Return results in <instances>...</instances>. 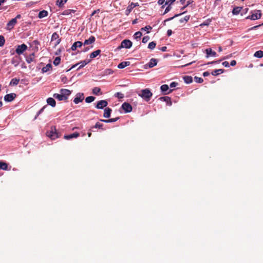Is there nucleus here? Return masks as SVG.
Instances as JSON below:
<instances>
[{
	"label": "nucleus",
	"instance_id": "nucleus-23",
	"mask_svg": "<svg viewBox=\"0 0 263 263\" xmlns=\"http://www.w3.org/2000/svg\"><path fill=\"white\" fill-rule=\"evenodd\" d=\"M242 9V7H235L232 10L233 14V15L238 14L240 12Z\"/></svg>",
	"mask_w": 263,
	"mask_h": 263
},
{
	"label": "nucleus",
	"instance_id": "nucleus-24",
	"mask_svg": "<svg viewBox=\"0 0 263 263\" xmlns=\"http://www.w3.org/2000/svg\"><path fill=\"white\" fill-rule=\"evenodd\" d=\"M48 12L46 10H42L39 13L38 17L40 18H42L48 15Z\"/></svg>",
	"mask_w": 263,
	"mask_h": 263
},
{
	"label": "nucleus",
	"instance_id": "nucleus-58",
	"mask_svg": "<svg viewBox=\"0 0 263 263\" xmlns=\"http://www.w3.org/2000/svg\"><path fill=\"white\" fill-rule=\"evenodd\" d=\"M176 0H166V2L165 3V5L169 4L171 5Z\"/></svg>",
	"mask_w": 263,
	"mask_h": 263
},
{
	"label": "nucleus",
	"instance_id": "nucleus-1",
	"mask_svg": "<svg viewBox=\"0 0 263 263\" xmlns=\"http://www.w3.org/2000/svg\"><path fill=\"white\" fill-rule=\"evenodd\" d=\"M138 96L141 97L146 101L150 100L153 93L148 88L142 89L141 91L138 93Z\"/></svg>",
	"mask_w": 263,
	"mask_h": 263
},
{
	"label": "nucleus",
	"instance_id": "nucleus-59",
	"mask_svg": "<svg viewBox=\"0 0 263 263\" xmlns=\"http://www.w3.org/2000/svg\"><path fill=\"white\" fill-rule=\"evenodd\" d=\"M222 64L226 67H229V63L227 61L223 62Z\"/></svg>",
	"mask_w": 263,
	"mask_h": 263
},
{
	"label": "nucleus",
	"instance_id": "nucleus-44",
	"mask_svg": "<svg viewBox=\"0 0 263 263\" xmlns=\"http://www.w3.org/2000/svg\"><path fill=\"white\" fill-rule=\"evenodd\" d=\"M114 72L113 70L111 69H106L104 71V74L109 75L112 74Z\"/></svg>",
	"mask_w": 263,
	"mask_h": 263
},
{
	"label": "nucleus",
	"instance_id": "nucleus-48",
	"mask_svg": "<svg viewBox=\"0 0 263 263\" xmlns=\"http://www.w3.org/2000/svg\"><path fill=\"white\" fill-rule=\"evenodd\" d=\"M149 40V37L148 36H145L142 39V43H147Z\"/></svg>",
	"mask_w": 263,
	"mask_h": 263
},
{
	"label": "nucleus",
	"instance_id": "nucleus-37",
	"mask_svg": "<svg viewBox=\"0 0 263 263\" xmlns=\"http://www.w3.org/2000/svg\"><path fill=\"white\" fill-rule=\"evenodd\" d=\"M185 12H183V13H180V14H175L174 16L172 17H170V18H167L163 22V24L164 25H165V23L166 22H168V21H171L172 20H173L174 18L176 17H177L179 15H180L181 14H184Z\"/></svg>",
	"mask_w": 263,
	"mask_h": 263
},
{
	"label": "nucleus",
	"instance_id": "nucleus-45",
	"mask_svg": "<svg viewBox=\"0 0 263 263\" xmlns=\"http://www.w3.org/2000/svg\"><path fill=\"white\" fill-rule=\"evenodd\" d=\"M5 43V39L4 36L0 35V47H3Z\"/></svg>",
	"mask_w": 263,
	"mask_h": 263
},
{
	"label": "nucleus",
	"instance_id": "nucleus-33",
	"mask_svg": "<svg viewBox=\"0 0 263 263\" xmlns=\"http://www.w3.org/2000/svg\"><path fill=\"white\" fill-rule=\"evenodd\" d=\"M16 22L17 21H16V18H12L8 22L7 26L8 27H13V26L16 24Z\"/></svg>",
	"mask_w": 263,
	"mask_h": 263
},
{
	"label": "nucleus",
	"instance_id": "nucleus-42",
	"mask_svg": "<svg viewBox=\"0 0 263 263\" xmlns=\"http://www.w3.org/2000/svg\"><path fill=\"white\" fill-rule=\"evenodd\" d=\"M168 86L166 84L162 85L160 87L161 90L162 92L166 91L168 89Z\"/></svg>",
	"mask_w": 263,
	"mask_h": 263
},
{
	"label": "nucleus",
	"instance_id": "nucleus-8",
	"mask_svg": "<svg viewBox=\"0 0 263 263\" xmlns=\"http://www.w3.org/2000/svg\"><path fill=\"white\" fill-rule=\"evenodd\" d=\"M16 97V95L14 93H11L6 95L4 97V100L6 102H10L12 101Z\"/></svg>",
	"mask_w": 263,
	"mask_h": 263
},
{
	"label": "nucleus",
	"instance_id": "nucleus-64",
	"mask_svg": "<svg viewBox=\"0 0 263 263\" xmlns=\"http://www.w3.org/2000/svg\"><path fill=\"white\" fill-rule=\"evenodd\" d=\"M209 74H210V73L208 71H205L203 73V76L204 77L209 76Z\"/></svg>",
	"mask_w": 263,
	"mask_h": 263
},
{
	"label": "nucleus",
	"instance_id": "nucleus-52",
	"mask_svg": "<svg viewBox=\"0 0 263 263\" xmlns=\"http://www.w3.org/2000/svg\"><path fill=\"white\" fill-rule=\"evenodd\" d=\"M137 6H139V4L138 3H132L130 5V9H133L135 7H137Z\"/></svg>",
	"mask_w": 263,
	"mask_h": 263
},
{
	"label": "nucleus",
	"instance_id": "nucleus-6",
	"mask_svg": "<svg viewBox=\"0 0 263 263\" xmlns=\"http://www.w3.org/2000/svg\"><path fill=\"white\" fill-rule=\"evenodd\" d=\"M47 136L52 139L57 138L58 134L56 133L55 128L51 127V130L47 132Z\"/></svg>",
	"mask_w": 263,
	"mask_h": 263
},
{
	"label": "nucleus",
	"instance_id": "nucleus-31",
	"mask_svg": "<svg viewBox=\"0 0 263 263\" xmlns=\"http://www.w3.org/2000/svg\"><path fill=\"white\" fill-rule=\"evenodd\" d=\"M34 53H32L31 54H30L29 56H28L27 58H26V62L28 63H31L34 60Z\"/></svg>",
	"mask_w": 263,
	"mask_h": 263
},
{
	"label": "nucleus",
	"instance_id": "nucleus-14",
	"mask_svg": "<svg viewBox=\"0 0 263 263\" xmlns=\"http://www.w3.org/2000/svg\"><path fill=\"white\" fill-rule=\"evenodd\" d=\"M158 61L157 59L153 58L151 59L149 62L147 64L149 68H152L156 66L157 64Z\"/></svg>",
	"mask_w": 263,
	"mask_h": 263
},
{
	"label": "nucleus",
	"instance_id": "nucleus-25",
	"mask_svg": "<svg viewBox=\"0 0 263 263\" xmlns=\"http://www.w3.org/2000/svg\"><path fill=\"white\" fill-rule=\"evenodd\" d=\"M184 81L186 84H190L192 82L193 79L191 76H185L183 77Z\"/></svg>",
	"mask_w": 263,
	"mask_h": 263
},
{
	"label": "nucleus",
	"instance_id": "nucleus-11",
	"mask_svg": "<svg viewBox=\"0 0 263 263\" xmlns=\"http://www.w3.org/2000/svg\"><path fill=\"white\" fill-rule=\"evenodd\" d=\"M205 52L206 53V58H208L210 56L213 57H215L217 56L216 52L212 51V50L211 48L206 49L205 50Z\"/></svg>",
	"mask_w": 263,
	"mask_h": 263
},
{
	"label": "nucleus",
	"instance_id": "nucleus-41",
	"mask_svg": "<svg viewBox=\"0 0 263 263\" xmlns=\"http://www.w3.org/2000/svg\"><path fill=\"white\" fill-rule=\"evenodd\" d=\"M60 61H61V58L60 57H58L54 59L53 63L55 66H58L60 63Z\"/></svg>",
	"mask_w": 263,
	"mask_h": 263
},
{
	"label": "nucleus",
	"instance_id": "nucleus-32",
	"mask_svg": "<svg viewBox=\"0 0 263 263\" xmlns=\"http://www.w3.org/2000/svg\"><path fill=\"white\" fill-rule=\"evenodd\" d=\"M20 82V79L17 78H13L11 80L10 85L12 86L17 85Z\"/></svg>",
	"mask_w": 263,
	"mask_h": 263
},
{
	"label": "nucleus",
	"instance_id": "nucleus-9",
	"mask_svg": "<svg viewBox=\"0 0 263 263\" xmlns=\"http://www.w3.org/2000/svg\"><path fill=\"white\" fill-rule=\"evenodd\" d=\"M108 104L106 100H101L98 102L96 107L98 109H103L106 107Z\"/></svg>",
	"mask_w": 263,
	"mask_h": 263
},
{
	"label": "nucleus",
	"instance_id": "nucleus-51",
	"mask_svg": "<svg viewBox=\"0 0 263 263\" xmlns=\"http://www.w3.org/2000/svg\"><path fill=\"white\" fill-rule=\"evenodd\" d=\"M172 9V7L171 6V5H169L165 9V11H164V14H166L167 13V12H168Z\"/></svg>",
	"mask_w": 263,
	"mask_h": 263
},
{
	"label": "nucleus",
	"instance_id": "nucleus-2",
	"mask_svg": "<svg viewBox=\"0 0 263 263\" xmlns=\"http://www.w3.org/2000/svg\"><path fill=\"white\" fill-rule=\"evenodd\" d=\"M251 15L248 16L246 17V19L251 20H258L261 17V12L260 10H255L254 11H252Z\"/></svg>",
	"mask_w": 263,
	"mask_h": 263
},
{
	"label": "nucleus",
	"instance_id": "nucleus-49",
	"mask_svg": "<svg viewBox=\"0 0 263 263\" xmlns=\"http://www.w3.org/2000/svg\"><path fill=\"white\" fill-rule=\"evenodd\" d=\"M115 96L116 97H118L119 98H123L124 97V95L123 93H121V92H117L116 94H115Z\"/></svg>",
	"mask_w": 263,
	"mask_h": 263
},
{
	"label": "nucleus",
	"instance_id": "nucleus-13",
	"mask_svg": "<svg viewBox=\"0 0 263 263\" xmlns=\"http://www.w3.org/2000/svg\"><path fill=\"white\" fill-rule=\"evenodd\" d=\"M96 40L95 37L93 36H91L88 39L85 40L83 44L84 45H87L92 44Z\"/></svg>",
	"mask_w": 263,
	"mask_h": 263
},
{
	"label": "nucleus",
	"instance_id": "nucleus-60",
	"mask_svg": "<svg viewBox=\"0 0 263 263\" xmlns=\"http://www.w3.org/2000/svg\"><path fill=\"white\" fill-rule=\"evenodd\" d=\"M90 47H84V48L82 49V51L83 52H87V51H88V50L90 49Z\"/></svg>",
	"mask_w": 263,
	"mask_h": 263
},
{
	"label": "nucleus",
	"instance_id": "nucleus-28",
	"mask_svg": "<svg viewBox=\"0 0 263 263\" xmlns=\"http://www.w3.org/2000/svg\"><path fill=\"white\" fill-rule=\"evenodd\" d=\"M101 53V50L98 49V50H97L93 52H92V53H90V58L91 59H93V58H96L97 55H98L100 53Z\"/></svg>",
	"mask_w": 263,
	"mask_h": 263
},
{
	"label": "nucleus",
	"instance_id": "nucleus-26",
	"mask_svg": "<svg viewBox=\"0 0 263 263\" xmlns=\"http://www.w3.org/2000/svg\"><path fill=\"white\" fill-rule=\"evenodd\" d=\"M224 72V70L223 69H215L213 70L212 72V74L213 76H218V74L222 73Z\"/></svg>",
	"mask_w": 263,
	"mask_h": 263
},
{
	"label": "nucleus",
	"instance_id": "nucleus-63",
	"mask_svg": "<svg viewBox=\"0 0 263 263\" xmlns=\"http://www.w3.org/2000/svg\"><path fill=\"white\" fill-rule=\"evenodd\" d=\"M230 64H231V66H235V65L236 64V61H235V60H232V61H231Z\"/></svg>",
	"mask_w": 263,
	"mask_h": 263
},
{
	"label": "nucleus",
	"instance_id": "nucleus-40",
	"mask_svg": "<svg viewBox=\"0 0 263 263\" xmlns=\"http://www.w3.org/2000/svg\"><path fill=\"white\" fill-rule=\"evenodd\" d=\"M156 44L155 42H151L148 44V48L151 50L154 49L156 47Z\"/></svg>",
	"mask_w": 263,
	"mask_h": 263
},
{
	"label": "nucleus",
	"instance_id": "nucleus-5",
	"mask_svg": "<svg viewBox=\"0 0 263 263\" xmlns=\"http://www.w3.org/2000/svg\"><path fill=\"white\" fill-rule=\"evenodd\" d=\"M84 99V93H77L76 97L73 99V102L75 104H78L80 102L83 101Z\"/></svg>",
	"mask_w": 263,
	"mask_h": 263
},
{
	"label": "nucleus",
	"instance_id": "nucleus-7",
	"mask_svg": "<svg viewBox=\"0 0 263 263\" xmlns=\"http://www.w3.org/2000/svg\"><path fill=\"white\" fill-rule=\"evenodd\" d=\"M121 107L124 110L125 112H126V113L130 112L132 111V106L128 103H126V102L123 103Z\"/></svg>",
	"mask_w": 263,
	"mask_h": 263
},
{
	"label": "nucleus",
	"instance_id": "nucleus-46",
	"mask_svg": "<svg viewBox=\"0 0 263 263\" xmlns=\"http://www.w3.org/2000/svg\"><path fill=\"white\" fill-rule=\"evenodd\" d=\"M194 80L196 83H201L203 82V80L202 78H199V77H198L196 76L194 77Z\"/></svg>",
	"mask_w": 263,
	"mask_h": 263
},
{
	"label": "nucleus",
	"instance_id": "nucleus-34",
	"mask_svg": "<svg viewBox=\"0 0 263 263\" xmlns=\"http://www.w3.org/2000/svg\"><path fill=\"white\" fill-rule=\"evenodd\" d=\"M0 169L3 170H8V164L4 162H0Z\"/></svg>",
	"mask_w": 263,
	"mask_h": 263
},
{
	"label": "nucleus",
	"instance_id": "nucleus-43",
	"mask_svg": "<svg viewBox=\"0 0 263 263\" xmlns=\"http://www.w3.org/2000/svg\"><path fill=\"white\" fill-rule=\"evenodd\" d=\"M101 91V89L99 87H94L92 89V92L95 95H98L99 93Z\"/></svg>",
	"mask_w": 263,
	"mask_h": 263
},
{
	"label": "nucleus",
	"instance_id": "nucleus-56",
	"mask_svg": "<svg viewBox=\"0 0 263 263\" xmlns=\"http://www.w3.org/2000/svg\"><path fill=\"white\" fill-rule=\"evenodd\" d=\"M178 85V83L175 82H172L170 84V87L171 88L175 87Z\"/></svg>",
	"mask_w": 263,
	"mask_h": 263
},
{
	"label": "nucleus",
	"instance_id": "nucleus-3",
	"mask_svg": "<svg viewBox=\"0 0 263 263\" xmlns=\"http://www.w3.org/2000/svg\"><path fill=\"white\" fill-rule=\"evenodd\" d=\"M27 49V46H26V45L23 44L21 45H18L16 47L15 52L17 54L20 55L21 54H23V52L25 50H26Z\"/></svg>",
	"mask_w": 263,
	"mask_h": 263
},
{
	"label": "nucleus",
	"instance_id": "nucleus-22",
	"mask_svg": "<svg viewBox=\"0 0 263 263\" xmlns=\"http://www.w3.org/2000/svg\"><path fill=\"white\" fill-rule=\"evenodd\" d=\"M52 68V65L51 64H47L45 67H43L42 69V71L43 73L47 72L50 71Z\"/></svg>",
	"mask_w": 263,
	"mask_h": 263
},
{
	"label": "nucleus",
	"instance_id": "nucleus-21",
	"mask_svg": "<svg viewBox=\"0 0 263 263\" xmlns=\"http://www.w3.org/2000/svg\"><path fill=\"white\" fill-rule=\"evenodd\" d=\"M47 103L48 105L51 106L52 107H54L56 104L54 99L52 98H48L47 99Z\"/></svg>",
	"mask_w": 263,
	"mask_h": 263
},
{
	"label": "nucleus",
	"instance_id": "nucleus-35",
	"mask_svg": "<svg viewBox=\"0 0 263 263\" xmlns=\"http://www.w3.org/2000/svg\"><path fill=\"white\" fill-rule=\"evenodd\" d=\"M254 56L256 58H261L263 57V51L258 50L255 52Z\"/></svg>",
	"mask_w": 263,
	"mask_h": 263
},
{
	"label": "nucleus",
	"instance_id": "nucleus-38",
	"mask_svg": "<svg viewBox=\"0 0 263 263\" xmlns=\"http://www.w3.org/2000/svg\"><path fill=\"white\" fill-rule=\"evenodd\" d=\"M95 97H94L93 96H89V97H87L85 99V101L86 103H90L93 102L95 100Z\"/></svg>",
	"mask_w": 263,
	"mask_h": 263
},
{
	"label": "nucleus",
	"instance_id": "nucleus-17",
	"mask_svg": "<svg viewBox=\"0 0 263 263\" xmlns=\"http://www.w3.org/2000/svg\"><path fill=\"white\" fill-rule=\"evenodd\" d=\"M57 40V41L56 42L55 45L59 44L61 40L59 39V36L58 34L56 32H54L52 34L51 36V41H54Z\"/></svg>",
	"mask_w": 263,
	"mask_h": 263
},
{
	"label": "nucleus",
	"instance_id": "nucleus-30",
	"mask_svg": "<svg viewBox=\"0 0 263 263\" xmlns=\"http://www.w3.org/2000/svg\"><path fill=\"white\" fill-rule=\"evenodd\" d=\"M53 97L59 101L66 100L65 99H64V98L61 93L60 94L54 93L53 95Z\"/></svg>",
	"mask_w": 263,
	"mask_h": 263
},
{
	"label": "nucleus",
	"instance_id": "nucleus-61",
	"mask_svg": "<svg viewBox=\"0 0 263 263\" xmlns=\"http://www.w3.org/2000/svg\"><path fill=\"white\" fill-rule=\"evenodd\" d=\"M165 2V0H158V4L159 5H163Z\"/></svg>",
	"mask_w": 263,
	"mask_h": 263
},
{
	"label": "nucleus",
	"instance_id": "nucleus-36",
	"mask_svg": "<svg viewBox=\"0 0 263 263\" xmlns=\"http://www.w3.org/2000/svg\"><path fill=\"white\" fill-rule=\"evenodd\" d=\"M142 35V33L141 32H140V31H138V32H136L134 34V37L136 40H139L141 38Z\"/></svg>",
	"mask_w": 263,
	"mask_h": 263
},
{
	"label": "nucleus",
	"instance_id": "nucleus-57",
	"mask_svg": "<svg viewBox=\"0 0 263 263\" xmlns=\"http://www.w3.org/2000/svg\"><path fill=\"white\" fill-rule=\"evenodd\" d=\"M74 12H75V10H71V9L67 10L66 11L65 14H71V13H74Z\"/></svg>",
	"mask_w": 263,
	"mask_h": 263
},
{
	"label": "nucleus",
	"instance_id": "nucleus-54",
	"mask_svg": "<svg viewBox=\"0 0 263 263\" xmlns=\"http://www.w3.org/2000/svg\"><path fill=\"white\" fill-rule=\"evenodd\" d=\"M210 22V21L206 20L203 22L200 26H208L209 25Z\"/></svg>",
	"mask_w": 263,
	"mask_h": 263
},
{
	"label": "nucleus",
	"instance_id": "nucleus-47",
	"mask_svg": "<svg viewBox=\"0 0 263 263\" xmlns=\"http://www.w3.org/2000/svg\"><path fill=\"white\" fill-rule=\"evenodd\" d=\"M152 29V27L149 25L145 26L144 28H142L141 29V30H144V31H147V33L149 32L148 30H151Z\"/></svg>",
	"mask_w": 263,
	"mask_h": 263
},
{
	"label": "nucleus",
	"instance_id": "nucleus-4",
	"mask_svg": "<svg viewBox=\"0 0 263 263\" xmlns=\"http://www.w3.org/2000/svg\"><path fill=\"white\" fill-rule=\"evenodd\" d=\"M132 44L133 43L130 40H124L121 42V45L119 47V48H125L129 49L132 46Z\"/></svg>",
	"mask_w": 263,
	"mask_h": 263
},
{
	"label": "nucleus",
	"instance_id": "nucleus-55",
	"mask_svg": "<svg viewBox=\"0 0 263 263\" xmlns=\"http://www.w3.org/2000/svg\"><path fill=\"white\" fill-rule=\"evenodd\" d=\"M46 106H44L43 107H42L39 111L37 113V115H36V116H39L41 113L43 112V111H44V109L45 108Z\"/></svg>",
	"mask_w": 263,
	"mask_h": 263
},
{
	"label": "nucleus",
	"instance_id": "nucleus-15",
	"mask_svg": "<svg viewBox=\"0 0 263 263\" xmlns=\"http://www.w3.org/2000/svg\"><path fill=\"white\" fill-rule=\"evenodd\" d=\"M112 110L109 107L105 108L103 114V117L105 118H108L110 116Z\"/></svg>",
	"mask_w": 263,
	"mask_h": 263
},
{
	"label": "nucleus",
	"instance_id": "nucleus-16",
	"mask_svg": "<svg viewBox=\"0 0 263 263\" xmlns=\"http://www.w3.org/2000/svg\"><path fill=\"white\" fill-rule=\"evenodd\" d=\"M90 62V60H85L83 61H81L78 64H79L80 66L78 68L77 70H79L81 69V68H83L85 65H86L87 64H88Z\"/></svg>",
	"mask_w": 263,
	"mask_h": 263
},
{
	"label": "nucleus",
	"instance_id": "nucleus-27",
	"mask_svg": "<svg viewBox=\"0 0 263 263\" xmlns=\"http://www.w3.org/2000/svg\"><path fill=\"white\" fill-rule=\"evenodd\" d=\"M19 63L20 62L17 57H14L11 60V63L14 65V66H17Z\"/></svg>",
	"mask_w": 263,
	"mask_h": 263
},
{
	"label": "nucleus",
	"instance_id": "nucleus-50",
	"mask_svg": "<svg viewBox=\"0 0 263 263\" xmlns=\"http://www.w3.org/2000/svg\"><path fill=\"white\" fill-rule=\"evenodd\" d=\"M103 126V124H101L99 122H97L94 126L95 128H101Z\"/></svg>",
	"mask_w": 263,
	"mask_h": 263
},
{
	"label": "nucleus",
	"instance_id": "nucleus-18",
	"mask_svg": "<svg viewBox=\"0 0 263 263\" xmlns=\"http://www.w3.org/2000/svg\"><path fill=\"white\" fill-rule=\"evenodd\" d=\"M161 101L166 102V104L170 106L172 105L171 98L169 97H162L159 98Z\"/></svg>",
	"mask_w": 263,
	"mask_h": 263
},
{
	"label": "nucleus",
	"instance_id": "nucleus-62",
	"mask_svg": "<svg viewBox=\"0 0 263 263\" xmlns=\"http://www.w3.org/2000/svg\"><path fill=\"white\" fill-rule=\"evenodd\" d=\"M172 31L171 29H168L167 31V35L170 36L172 34Z\"/></svg>",
	"mask_w": 263,
	"mask_h": 263
},
{
	"label": "nucleus",
	"instance_id": "nucleus-19",
	"mask_svg": "<svg viewBox=\"0 0 263 263\" xmlns=\"http://www.w3.org/2000/svg\"><path fill=\"white\" fill-rule=\"evenodd\" d=\"M79 136V134L74 133L72 134L64 136V138L67 140H69L73 138H77Z\"/></svg>",
	"mask_w": 263,
	"mask_h": 263
},
{
	"label": "nucleus",
	"instance_id": "nucleus-53",
	"mask_svg": "<svg viewBox=\"0 0 263 263\" xmlns=\"http://www.w3.org/2000/svg\"><path fill=\"white\" fill-rule=\"evenodd\" d=\"M119 119V117H117V118H112V119H108V121H109V123L114 122L117 121Z\"/></svg>",
	"mask_w": 263,
	"mask_h": 263
},
{
	"label": "nucleus",
	"instance_id": "nucleus-20",
	"mask_svg": "<svg viewBox=\"0 0 263 263\" xmlns=\"http://www.w3.org/2000/svg\"><path fill=\"white\" fill-rule=\"evenodd\" d=\"M129 65H130L129 62H127V61L122 62L118 65V68L119 69H123V68H125V67L129 66Z\"/></svg>",
	"mask_w": 263,
	"mask_h": 263
},
{
	"label": "nucleus",
	"instance_id": "nucleus-39",
	"mask_svg": "<svg viewBox=\"0 0 263 263\" xmlns=\"http://www.w3.org/2000/svg\"><path fill=\"white\" fill-rule=\"evenodd\" d=\"M190 15H186L183 18H181L179 20V22L180 23H182L184 22H186L189 21L190 19Z\"/></svg>",
	"mask_w": 263,
	"mask_h": 263
},
{
	"label": "nucleus",
	"instance_id": "nucleus-12",
	"mask_svg": "<svg viewBox=\"0 0 263 263\" xmlns=\"http://www.w3.org/2000/svg\"><path fill=\"white\" fill-rule=\"evenodd\" d=\"M83 45V43L80 41H77L74 42L71 47V49L74 51L78 47H81Z\"/></svg>",
	"mask_w": 263,
	"mask_h": 263
},
{
	"label": "nucleus",
	"instance_id": "nucleus-10",
	"mask_svg": "<svg viewBox=\"0 0 263 263\" xmlns=\"http://www.w3.org/2000/svg\"><path fill=\"white\" fill-rule=\"evenodd\" d=\"M60 93L62 95L65 100L68 99V96L71 94V91L67 89H61Z\"/></svg>",
	"mask_w": 263,
	"mask_h": 263
},
{
	"label": "nucleus",
	"instance_id": "nucleus-29",
	"mask_svg": "<svg viewBox=\"0 0 263 263\" xmlns=\"http://www.w3.org/2000/svg\"><path fill=\"white\" fill-rule=\"evenodd\" d=\"M67 2V0H57L56 5L59 7H63L64 4Z\"/></svg>",
	"mask_w": 263,
	"mask_h": 263
}]
</instances>
